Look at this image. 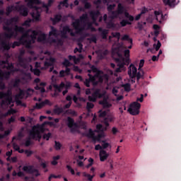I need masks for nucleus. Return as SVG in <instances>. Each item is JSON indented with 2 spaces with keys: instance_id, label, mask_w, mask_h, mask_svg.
<instances>
[{
  "instance_id": "nucleus-1",
  "label": "nucleus",
  "mask_w": 181,
  "mask_h": 181,
  "mask_svg": "<svg viewBox=\"0 0 181 181\" xmlns=\"http://www.w3.org/2000/svg\"><path fill=\"white\" fill-rule=\"evenodd\" d=\"M18 21L19 18L18 17H12L10 19H6L3 23V30H4V32H8L4 33V37L6 39H12V37H16V36H18V33H23L21 37L20 42H21V43H25L27 46H30L32 43H35L36 42L39 32L34 30H32V34L29 35V30L25 33V28L19 25H15L13 31L11 25L13 23H17Z\"/></svg>"
},
{
  "instance_id": "nucleus-2",
  "label": "nucleus",
  "mask_w": 181,
  "mask_h": 181,
  "mask_svg": "<svg viewBox=\"0 0 181 181\" xmlns=\"http://www.w3.org/2000/svg\"><path fill=\"white\" fill-rule=\"evenodd\" d=\"M122 14L124 15V17L126 18V19H123L120 21L119 23L121 27L125 28L127 25H132V22H134V21L135 20V18H134L133 16H132L131 14H129V13L127 11V9H125V7L121 3H119L117 4V10L112 11L110 12V18L111 19H117L118 16H119V15H122ZM127 19H129V20H127Z\"/></svg>"
},
{
  "instance_id": "nucleus-3",
  "label": "nucleus",
  "mask_w": 181,
  "mask_h": 181,
  "mask_svg": "<svg viewBox=\"0 0 181 181\" xmlns=\"http://www.w3.org/2000/svg\"><path fill=\"white\" fill-rule=\"evenodd\" d=\"M0 66H3V69H6L8 71H3L0 69V80H4V78L8 79L11 76V73H15L16 69H15V66L13 63L9 62L8 59L2 61L0 60Z\"/></svg>"
},
{
  "instance_id": "nucleus-4",
  "label": "nucleus",
  "mask_w": 181,
  "mask_h": 181,
  "mask_svg": "<svg viewBox=\"0 0 181 181\" xmlns=\"http://www.w3.org/2000/svg\"><path fill=\"white\" fill-rule=\"evenodd\" d=\"M40 0H30L28 3V6L33 9V12L30 13V15L35 22H38L39 19H40V11H42V8L33 5H40Z\"/></svg>"
},
{
  "instance_id": "nucleus-5",
  "label": "nucleus",
  "mask_w": 181,
  "mask_h": 181,
  "mask_svg": "<svg viewBox=\"0 0 181 181\" xmlns=\"http://www.w3.org/2000/svg\"><path fill=\"white\" fill-rule=\"evenodd\" d=\"M88 21V14L83 13L80 16L79 19H76L74 22L72 23V26L76 30V35H81L84 30V28L81 27L80 22H87Z\"/></svg>"
},
{
  "instance_id": "nucleus-6",
  "label": "nucleus",
  "mask_w": 181,
  "mask_h": 181,
  "mask_svg": "<svg viewBox=\"0 0 181 181\" xmlns=\"http://www.w3.org/2000/svg\"><path fill=\"white\" fill-rule=\"evenodd\" d=\"M30 137L25 141V146H30L32 145L31 139H36L37 138L39 140L42 139V136L40 135V130H39V127L34 126L29 133Z\"/></svg>"
},
{
  "instance_id": "nucleus-7",
  "label": "nucleus",
  "mask_w": 181,
  "mask_h": 181,
  "mask_svg": "<svg viewBox=\"0 0 181 181\" xmlns=\"http://www.w3.org/2000/svg\"><path fill=\"white\" fill-rule=\"evenodd\" d=\"M0 100L1 105H11L13 103L12 99V90H7L6 92L0 91Z\"/></svg>"
},
{
  "instance_id": "nucleus-8",
  "label": "nucleus",
  "mask_w": 181,
  "mask_h": 181,
  "mask_svg": "<svg viewBox=\"0 0 181 181\" xmlns=\"http://www.w3.org/2000/svg\"><path fill=\"white\" fill-rule=\"evenodd\" d=\"M89 66H90V69L88 70V73H91L93 71V73H95V74L94 76H93V77H94L95 78H98V80H99V81L103 82L104 81V79L103 78V76H101V74H103V71L98 69V68H97L94 65H91V64L88 63Z\"/></svg>"
},
{
  "instance_id": "nucleus-9",
  "label": "nucleus",
  "mask_w": 181,
  "mask_h": 181,
  "mask_svg": "<svg viewBox=\"0 0 181 181\" xmlns=\"http://www.w3.org/2000/svg\"><path fill=\"white\" fill-rule=\"evenodd\" d=\"M141 109V103L138 102H133L130 104V106L128 109V112L131 114V115H138L139 114V110Z\"/></svg>"
},
{
  "instance_id": "nucleus-10",
  "label": "nucleus",
  "mask_w": 181,
  "mask_h": 181,
  "mask_svg": "<svg viewBox=\"0 0 181 181\" xmlns=\"http://www.w3.org/2000/svg\"><path fill=\"white\" fill-rule=\"evenodd\" d=\"M88 76H89V78H86L84 81V84L86 87H90V83H93L94 86H98L99 83H103L100 81V79H98V78H94L91 74H88Z\"/></svg>"
},
{
  "instance_id": "nucleus-11",
  "label": "nucleus",
  "mask_w": 181,
  "mask_h": 181,
  "mask_svg": "<svg viewBox=\"0 0 181 181\" xmlns=\"http://www.w3.org/2000/svg\"><path fill=\"white\" fill-rule=\"evenodd\" d=\"M67 33H70L71 36H76V33L73 32V30L70 28L69 25H65L62 28L61 32V36L63 39H67Z\"/></svg>"
},
{
  "instance_id": "nucleus-12",
  "label": "nucleus",
  "mask_w": 181,
  "mask_h": 181,
  "mask_svg": "<svg viewBox=\"0 0 181 181\" xmlns=\"http://www.w3.org/2000/svg\"><path fill=\"white\" fill-rule=\"evenodd\" d=\"M67 125L69 128H71V132H76L78 128V124L74 122V119L70 117H67Z\"/></svg>"
},
{
  "instance_id": "nucleus-13",
  "label": "nucleus",
  "mask_w": 181,
  "mask_h": 181,
  "mask_svg": "<svg viewBox=\"0 0 181 181\" xmlns=\"http://www.w3.org/2000/svg\"><path fill=\"white\" fill-rule=\"evenodd\" d=\"M117 54L119 58L115 59V62H119L120 63H124L125 64H129V58H125L122 56V54L119 53V49H116Z\"/></svg>"
},
{
  "instance_id": "nucleus-14",
  "label": "nucleus",
  "mask_w": 181,
  "mask_h": 181,
  "mask_svg": "<svg viewBox=\"0 0 181 181\" xmlns=\"http://www.w3.org/2000/svg\"><path fill=\"white\" fill-rule=\"evenodd\" d=\"M138 73V69L136 66L134 64H130L129 69H128V75L129 76L130 78H135L136 77V74Z\"/></svg>"
},
{
  "instance_id": "nucleus-15",
  "label": "nucleus",
  "mask_w": 181,
  "mask_h": 181,
  "mask_svg": "<svg viewBox=\"0 0 181 181\" xmlns=\"http://www.w3.org/2000/svg\"><path fill=\"white\" fill-rule=\"evenodd\" d=\"M107 14L103 15V21L106 23L107 29H115L117 28V24L115 23L112 20L109 21L107 22Z\"/></svg>"
},
{
  "instance_id": "nucleus-16",
  "label": "nucleus",
  "mask_w": 181,
  "mask_h": 181,
  "mask_svg": "<svg viewBox=\"0 0 181 181\" xmlns=\"http://www.w3.org/2000/svg\"><path fill=\"white\" fill-rule=\"evenodd\" d=\"M16 11H19L20 15L22 16H28L29 15V11H28V8L25 7L23 5L16 6Z\"/></svg>"
},
{
  "instance_id": "nucleus-17",
  "label": "nucleus",
  "mask_w": 181,
  "mask_h": 181,
  "mask_svg": "<svg viewBox=\"0 0 181 181\" xmlns=\"http://www.w3.org/2000/svg\"><path fill=\"white\" fill-rule=\"evenodd\" d=\"M45 105H50V100L46 99L45 101L41 102L40 103H36L35 105L33 107V110H42Z\"/></svg>"
},
{
  "instance_id": "nucleus-18",
  "label": "nucleus",
  "mask_w": 181,
  "mask_h": 181,
  "mask_svg": "<svg viewBox=\"0 0 181 181\" xmlns=\"http://www.w3.org/2000/svg\"><path fill=\"white\" fill-rule=\"evenodd\" d=\"M22 170L23 172H25V173H29L30 175H33L35 172H37V169H35L33 165H24Z\"/></svg>"
},
{
  "instance_id": "nucleus-19",
  "label": "nucleus",
  "mask_w": 181,
  "mask_h": 181,
  "mask_svg": "<svg viewBox=\"0 0 181 181\" xmlns=\"http://www.w3.org/2000/svg\"><path fill=\"white\" fill-rule=\"evenodd\" d=\"M108 156H110V153H107L105 150L101 149L100 151L99 157L100 162H105L108 159Z\"/></svg>"
},
{
  "instance_id": "nucleus-20",
  "label": "nucleus",
  "mask_w": 181,
  "mask_h": 181,
  "mask_svg": "<svg viewBox=\"0 0 181 181\" xmlns=\"http://www.w3.org/2000/svg\"><path fill=\"white\" fill-rule=\"evenodd\" d=\"M86 136L88 138L93 139V141L95 142V141H98L100 138H101V134H99L98 136L94 134V132H93L92 129H89L88 133L86 134Z\"/></svg>"
},
{
  "instance_id": "nucleus-21",
  "label": "nucleus",
  "mask_w": 181,
  "mask_h": 181,
  "mask_svg": "<svg viewBox=\"0 0 181 181\" xmlns=\"http://www.w3.org/2000/svg\"><path fill=\"white\" fill-rule=\"evenodd\" d=\"M89 15H90V17L91 18L93 22L95 23V22H97V19L98 18V16H100V15H101V13L98 10L91 11L89 13Z\"/></svg>"
},
{
  "instance_id": "nucleus-22",
  "label": "nucleus",
  "mask_w": 181,
  "mask_h": 181,
  "mask_svg": "<svg viewBox=\"0 0 181 181\" xmlns=\"http://www.w3.org/2000/svg\"><path fill=\"white\" fill-rule=\"evenodd\" d=\"M100 105H103V108H111L112 105L108 102V99L107 98H103V100L99 102Z\"/></svg>"
},
{
  "instance_id": "nucleus-23",
  "label": "nucleus",
  "mask_w": 181,
  "mask_h": 181,
  "mask_svg": "<svg viewBox=\"0 0 181 181\" xmlns=\"http://www.w3.org/2000/svg\"><path fill=\"white\" fill-rule=\"evenodd\" d=\"M163 4L168 5L170 8H175L179 3V1L176 3V0H162Z\"/></svg>"
},
{
  "instance_id": "nucleus-24",
  "label": "nucleus",
  "mask_w": 181,
  "mask_h": 181,
  "mask_svg": "<svg viewBox=\"0 0 181 181\" xmlns=\"http://www.w3.org/2000/svg\"><path fill=\"white\" fill-rule=\"evenodd\" d=\"M46 82H41L40 83V86L38 84H37L35 86V90H40L41 93H46V89H45V87H46Z\"/></svg>"
},
{
  "instance_id": "nucleus-25",
  "label": "nucleus",
  "mask_w": 181,
  "mask_h": 181,
  "mask_svg": "<svg viewBox=\"0 0 181 181\" xmlns=\"http://www.w3.org/2000/svg\"><path fill=\"white\" fill-rule=\"evenodd\" d=\"M98 95H101V93H100V90H96L95 91L93 94L92 96H88V101H92L93 103H95L97 100V97Z\"/></svg>"
},
{
  "instance_id": "nucleus-26",
  "label": "nucleus",
  "mask_w": 181,
  "mask_h": 181,
  "mask_svg": "<svg viewBox=\"0 0 181 181\" xmlns=\"http://www.w3.org/2000/svg\"><path fill=\"white\" fill-rule=\"evenodd\" d=\"M62 15L61 14H56L54 18H50V21H52L53 25H56L62 21Z\"/></svg>"
},
{
  "instance_id": "nucleus-27",
  "label": "nucleus",
  "mask_w": 181,
  "mask_h": 181,
  "mask_svg": "<svg viewBox=\"0 0 181 181\" xmlns=\"http://www.w3.org/2000/svg\"><path fill=\"white\" fill-rule=\"evenodd\" d=\"M23 95V91L21 90V92L16 95L15 96V100L17 104V105H22V100H21V98H22V96Z\"/></svg>"
},
{
  "instance_id": "nucleus-28",
  "label": "nucleus",
  "mask_w": 181,
  "mask_h": 181,
  "mask_svg": "<svg viewBox=\"0 0 181 181\" xmlns=\"http://www.w3.org/2000/svg\"><path fill=\"white\" fill-rule=\"evenodd\" d=\"M98 32L101 33L102 38L104 39L105 40H107V35H108V30L99 28Z\"/></svg>"
},
{
  "instance_id": "nucleus-29",
  "label": "nucleus",
  "mask_w": 181,
  "mask_h": 181,
  "mask_svg": "<svg viewBox=\"0 0 181 181\" xmlns=\"http://www.w3.org/2000/svg\"><path fill=\"white\" fill-rule=\"evenodd\" d=\"M16 6H8L6 8V16H9V15H11V13L13 12V11H16Z\"/></svg>"
},
{
  "instance_id": "nucleus-30",
  "label": "nucleus",
  "mask_w": 181,
  "mask_h": 181,
  "mask_svg": "<svg viewBox=\"0 0 181 181\" xmlns=\"http://www.w3.org/2000/svg\"><path fill=\"white\" fill-rule=\"evenodd\" d=\"M1 46L4 50H10L11 49V42H6V41H2L1 42Z\"/></svg>"
},
{
  "instance_id": "nucleus-31",
  "label": "nucleus",
  "mask_w": 181,
  "mask_h": 181,
  "mask_svg": "<svg viewBox=\"0 0 181 181\" xmlns=\"http://www.w3.org/2000/svg\"><path fill=\"white\" fill-rule=\"evenodd\" d=\"M23 54H25V50H21L20 52V56H18V62L20 63V64L23 65L25 64V59L22 57V56H23Z\"/></svg>"
},
{
  "instance_id": "nucleus-32",
  "label": "nucleus",
  "mask_w": 181,
  "mask_h": 181,
  "mask_svg": "<svg viewBox=\"0 0 181 181\" xmlns=\"http://www.w3.org/2000/svg\"><path fill=\"white\" fill-rule=\"evenodd\" d=\"M116 63H117V68H116L115 71L116 73H121V69H124L125 64L120 62H116Z\"/></svg>"
},
{
  "instance_id": "nucleus-33",
  "label": "nucleus",
  "mask_w": 181,
  "mask_h": 181,
  "mask_svg": "<svg viewBox=\"0 0 181 181\" xmlns=\"http://www.w3.org/2000/svg\"><path fill=\"white\" fill-rule=\"evenodd\" d=\"M51 30L49 33V36H57V29L54 26L50 27Z\"/></svg>"
},
{
  "instance_id": "nucleus-34",
  "label": "nucleus",
  "mask_w": 181,
  "mask_h": 181,
  "mask_svg": "<svg viewBox=\"0 0 181 181\" xmlns=\"http://www.w3.org/2000/svg\"><path fill=\"white\" fill-rule=\"evenodd\" d=\"M83 177H87L88 180L93 181V179H94V177H95V174H93L91 175L90 174H87V173H86V172H83Z\"/></svg>"
},
{
  "instance_id": "nucleus-35",
  "label": "nucleus",
  "mask_w": 181,
  "mask_h": 181,
  "mask_svg": "<svg viewBox=\"0 0 181 181\" xmlns=\"http://www.w3.org/2000/svg\"><path fill=\"white\" fill-rule=\"evenodd\" d=\"M21 45H26L25 42H21V37L19 38V41H15L12 45H11V47L12 49H15L16 47V46H21Z\"/></svg>"
},
{
  "instance_id": "nucleus-36",
  "label": "nucleus",
  "mask_w": 181,
  "mask_h": 181,
  "mask_svg": "<svg viewBox=\"0 0 181 181\" xmlns=\"http://www.w3.org/2000/svg\"><path fill=\"white\" fill-rule=\"evenodd\" d=\"M136 80L137 81H139V80H141V78H144V70H141L139 71V72L136 73Z\"/></svg>"
},
{
  "instance_id": "nucleus-37",
  "label": "nucleus",
  "mask_w": 181,
  "mask_h": 181,
  "mask_svg": "<svg viewBox=\"0 0 181 181\" xmlns=\"http://www.w3.org/2000/svg\"><path fill=\"white\" fill-rule=\"evenodd\" d=\"M66 113L68 115H71V117H77V112H76L75 110H73L71 109L67 110L66 111Z\"/></svg>"
},
{
  "instance_id": "nucleus-38",
  "label": "nucleus",
  "mask_w": 181,
  "mask_h": 181,
  "mask_svg": "<svg viewBox=\"0 0 181 181\" xmlns=\"http://www.w3.org/2000/svg\"><path fill=\"white\" fill-rule=\"evenodd\" d=\"M37 40L39 42H45V40H46V34L42 33L41 35H40Z\"/></svg>"
},
{
  "instance_id": "nucleus-39",
  "label": "nucleus",
  "mask_w": 181,
  "mask_h": 181,
  "mask_svg": "<svg viewBox=\"0 0 181 181\" xmlns=\"http://www.w3.org/2000/svg\"><path fill=\"white\" fill-rule=\"evenodd\" d=\"M54 114L56 115H60V114H62L63 112V108L62 107H57L53 110Z\"/></svg>"
},
{
  "instance_id": "nucleus-40",
  "label": "nucleus",
  "mask_w": 181,
  "mask_h": 181,
  "mask_svg": "<svg viewBox=\"0 0 181 181\" xmlns=\"http://www.w3.org/2000/svg\"><path fill=\"white\" fill-rule=\"evenodd\" d=\"M66 168L68 172H70L71 175H72V176H74V175H76V171H74V169H73L71 165H66Z\"/></svg>"
},
{
  "instance_id": "nucleus-41",
  "label": "nucleus",
  "mask_w": 181,
  "mask_h": 181,
  "mask_svg": "<svg viewBox=\"0 0 181 181\" xmlns=\"http://www.w3.org/2000/svg\"><path fill=\"white\" fill-rule=\"evenodd\" d=\"M122 87L124 88V91H127V93H129V91H131V84L126 83L122 85Z\"/></svg>"
},
{
  "instance_id": "nucleus-42",
  "label": "nucleus",
  "mask_w": 181,
  "mask_h": 181,
  "mask_svg": "<svg viewBox=\"0 0 181 181\" xmlns=\"http://www.w3.org/2000/svg\"><path fill=\"white\" fill-rule=\"evenodd\" d=\"M60 5H63V6H65V8H69V0L60 1L59 5L58 6L59 8H60Z\"/></svg>"
},
{
  "instance_id": "nucleus-43",
  "label": "nucleus",
  "mask_w": 181,
  "mask_h": 181,
  "mask_svg": "<svg viewBox=\"0 0 181 181\" xmlns=\"http://www.w3.org/2000/svg\"><path fill=\"white\" fill-rule=\"evenodd\" d=\"M122 40H127V42H129L131 43V45H132V39H131L129 37V35H124L122 37Z\"/></svg>"
},
{
  "instance_id": "nucleus-44",
  "label": "nucleus",
  "mask_w": 181,
  "mask_h": 181,
  "mask_svg": "<svg viewBox=\"0 0 181 181\" xmlns=\"http://www.w3.org/2000/svg\"><path fill=\"white\" fill-rule=\"evenodd\" d=\"M62 64L65 67H70V66L71 65V64L70 63V61H69V59H65L64 60V62H62Z\"/></svg>"
},
{
  "instance_id": "nucleus-45",
  "label": "nucleus",
  "mask_w": 181,
  "mask_h": 181,
  "mask_svg": "<svg viewBox=\"0 0 181 181\" xmlns=\"http://www.w3.org/2000/svg\"><path fill=\"white\" fill-rule=\"evenodd\" d=\"M160 46H162V44L160 43V41H158L157 45L153 44V47L156 49V52H158L159 49H160Z\"/></svg>"
},
{
  "instance_id": "nucleus-46",
  "label": "nucleus",
  "mask_w": 181,
  "mask_h": 181,
  "mask_svg": "<svg viewBox=\"0 0 181 181\" xmlns=\"http://www.w3.org/2000/svg\"><path fill=\"white\" fill-rule=\"evenodd\" d=\"M50 136H52V133L49 132L47 134H44L42 138L46 141H49L50 139Z\"/></svg>"
},
{
  "instance_id": "nucleus-47",
  "label": "nucleus",
  "mask_w": 181,
  "mask_h": 181,
  "mask_svg": "<svg viewBox=\"0 0 181 181\" xmlns=\"http://www.w3.org/2000/svg\"><path fill=\"white\" fill-rule=\"evenodd\" d=\"M144 64H145V60L144 59H141L139 64V71H141L142 70V67H144Z\"/></svg>"
},
{
  "instance_id": "nucleus-48",
  "label": "nucleus",
  "mask_w": 181,
  "mask_h": 181,
  "mask_svg": "<svg viewBox=\"0 0 181 181\" xmlns=\"http://www.w3.org/2000/svg\"><path fill=\"white\" fill-rule=\"evenodd\" d=\"M9 134H11V131L9 130L5 131L4 134H0V139H4V138H5V136H8Z\"/></svg>"
},
{
  "instance_id": "nucleus-49",
  "label": "nucleus",
  "mask_w": 181,
  "mask_h": 181,
  "mask_svg": "<svg viewBox=\"0 0 181 181\" xmlns=\"http://www.w3.org/2000/svg\"><path fill=\"white\" fill-rule=\"evenodd\" d=\"M55 149L56 151H60L62 149V144L59 141H55Z\"/></svg>"
},
{
  "instance_id": "nucleus-50",
  "label": "nucleus",
  "mask_w": 181,
  "mask_h": 181,
  "mask_svg": "<svg viewBox=\"0 0 181 181\" xmlns=\"http://www.w3.org/2000/svg\"><path fill=\"white\" fill-rule=\"evenodd\" d=\"M82 4H84L85 9H90L91 8V4L88 1L82 2Z\"/></svg>"
},
{
  "instance_id": "nucleus-51",
  "label": "nucleus",
  "mask_w": 181,
  "mask_h": 181,
  "mask_svg": "<svg viewBox=\"0 0 181 181\" xmlns=\"http://www.w3.org/2000/svg\"><path fill=\"white\" fill-rule=\"evenodd\" d=\"M86 108L87 110H91L93 108H94V104L90 102H88L86 103Z\"/></svg>"
},
{
  "instance_id": "nucleus-52",
  "label": "nucleus",
  "mask_w": 181,
  "mask_h": 181,
  "mask_svg": "<svg viewBox=\"0 0 181 181\" xmlns=\"http://www.w3.org/2000/svg\"><path fill=\"white\" fill-rule=\"evenodd\" d=\"M68 59L69 60H74V62L78 61V59L75 55H69Z\"/></svg>"
},
{
  "instance_id": "nucleus-53",
  "label": "nucleus",
  "mask_w": 181,
  "mask_h": 181,
  "mask_svg": "<svg viewBox=\"0 0 181 181\" xmlns=\"http://www.w3.org/2000/svg\"><path fill=\"white\" fill-rule=\"evenodd\" d=\"M31 22H32V19H28L25 21L24 23H23V26H30Z\"/></svg>"
},
{
  "instance_id": "nucleus-54",
  "label": "nucleus",
  "mask_w": 181,
  "mask_h": 181,
  "mask_svg": "<svg viewBox=\"0 0 181 181\" xmlns=\"http://www.w3.org/2000/svg\"><path fill=\"white\" fill-rule=\"evenodd\" d=\"M107 115V112L106 111H99V117L100 118H104Z\"/></svg>"
},
{
  "instance_id": "nucleus-55",
  "label": "nucleus",
  "mask_w": 181,
  "mask_h": 181,
  "mask_svg": "<svg viewBox=\"0 0 181 181\" xmlns=\"http://www.w3.org/2000/svg\"><path fill=\"white\" fill-rule=\"evenodd\" d=\"M25 153L28 158H29V157L32 156V155H33V152L30 150H25Z\"/></svg>"
},
{
  "instance_id": "nucleus-56",
  "label": "nucleus",
  "mask_w": 181,
  "mask_h": 181,
  "mask_svg": "<svg viewBox=\"0 0 181 181\" xmlns=\"http://www.w3.org/2000/svg\"><path fill=\"white\" fill-rule=\"evenodd\" d=\"M114 8H115V4H110L107 6V11L108 12H112V10L114 9Z\"/></svg>"
},
{
  "instance_id": "nucleus-57",
  "label": "nucleus",
  "mask_w": 181,
  "mask_h": 181,
  "mask_svg": "<svg viewBox=\"0 0 181 181\" xmlns=\"http://www.w3.org/2000/svg\"><path fill=\"white\" fill-rule=\"evenodd\" d=\"M33 72L35 76H40V70L39 69H33Z\"/></svg>"
},
{
  "instance_id": "nucleus-58",
  "label": "nucleus",
  "mask_w": 181,
  "mask_h": 181,
  "mask_svg": "<svg viewBox=\"0 0 181 181\" xmlns=\"http://www.w3.org/2000/svg\"><path fill=\"white\" fill-rule=\"evenodd\" d=\"M112 35L113 37H117V39H119V37H121V33H112Z\"/></svg>"
},
{
  "instance_id": "nucleus-59",
  "label": "nucleus",
  "mask_w": 181,
  "mask_h": 181,
  "mask_svg": "<svg viewBox=\"0 0 181 181\" xmlns=\"http://www.w3.org/2000/svg\"><path fill=\"white\" fill-rule=\"evenodd\" d=\"M13 148L14 151H16L17 152L21 149V147H19V145L16 144V143L13 144Z\"/></svg>"
},
{
  "instance_id": "nucleus-60",
  "label": "nucleus",
  "mask_w": 181,
  "mask_h": 181,
  "mask_svg": "<svg viewBox=\"0 0 181 181\" xmlns=\"http://www.w3.org/2000/svg\"><path fill=\"white\" fill-rule=\"evenodd\" d=\"M5 83H4L2 81H0V90H5Z\"/></svg>"
},
{
  "instance_id": "nucleus-61",
  "label": "nucleus",
  "mask_w": 181,
  "mask_h": 181,
  "mask_svg": "<svg viewBox=\"0 0 181 181\" xmlns=\"http://www.w3.org/2000/svg\"><path fill=\"white\" fill-rule=\"evenodd\" d=\"M103 1L102 0H96L93 2L94 5L97 6V8H98L99 5H101Z\"/></svg>"
},
{
  "instance_id": "nucleus-62",
  "label": "nucleus",
  "mask_w": 181,
  "mask_h": 181,
  "mask_svg": "<svg viewBox=\"0 0 181 181\" xmlns=\"http://www.w3.org/2000/svg\"><path fill=\"white\" fill-rule=\"evenodd\" d=\"M54 88L58 91V93H62V89L60 88V86L59 85H54Z\"/></svg>"
},
{
  "instance_id": "nucleus-63",
  "label": "nucleus",
  "mask_w": 181,
  "mask_h": 181,
  "mask_svg": "<svg viewBox=\"0 0 181 181\" xmlns=\"http://www.w3.org/2000/svg\"><path fill=\"white\" fill-rule=\"evenodd\" d=\"M146 12H148V9L146 8V7H144L140 13V14L141 15H145V13H146Z\"/></svg>"
},
{
  "instance_id": "nucleus-64",
  "label": "nucleus",
  "mask_w": 181,
  "mask_h": 181,
  "mask_svg": "<svg viewBox=\"0 0 181 181\" xmlns=\"http://www.w3.org/2000/svg\"><path fill=\"white\" fill-rule=\"evenodd\" d=\"M124 57L126 58H129V49L124 50Z\"/></svg>"
}]
</instances>
